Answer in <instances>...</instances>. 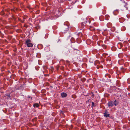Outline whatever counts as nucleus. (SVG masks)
<instances>
[{
	"instance_id": "26",
	"label": "nucleus",
	"mask_w": 130,
	"mask_h": 130,
	"mask_svg": "<svg viewBox=\"0 0 130 130\" xmlns=\"http://www.w3.org/2000/svg\"><path fill=\"white\" fill-rule=\"evenodd\" d=\"M98 45H100V44H99V42H98Z\"/></svg>"
},
{
	"instance_id": "8",
	"label": "nucleus",
	"mask_w": 130,
	"mask_h": 130,
	"mask_svg": "<svg viewBox=\"0 0 130 130\" xmlns=\"http://www.w3.org/2000/svg\"><path fill=\"white\" fill-rule=\"evenodd\" d=\"M113 102H114V105L115 106H117L118 104V102L116 101V100H115Z\"/></svg>"
},
{
	"instance_id": "31",
	"label": "nucleus",
	"mask_w": 130,
	"mask_h": 130,
	"mask_svg": "<svg viewBox=\"0 0 130 130\" xmlns=\"http://www.w3.org/2000/svg\"><path fill=\"white\" fill-rule=\"evenodd\" d=\"M28 98H30V97L29 96H28Z\"/></svg>"
},
{
	"instance_id": "20",
	"label": "nucleus",
	"mask_w": 130,
	"mask_h": 130,
	"mask_svg": "<svg viewBox=\"0 0 130 130\" xmlns=\"http://www.w3.org/2000/svg\"><path fill=\"white\" fill-rule=\"evenodd\" d=\"M102 47H103V48L104 49H105V48H106V46L104 45H102Z\"/></svg>"
},
{
	"instance_id": "2",
	"label": "nucleus",
	"mask_w": 130,
	"mask_h": 130,
	"mask_svg": "<svg viewBox=\"0 0 130 130\" xmlns=\"http://www.w3.org/2000/svg\"><path fill=\"white\" fill-rule=\"evenodd\" d=\"M114 102L113 101H110L108 102V106L109 108H111L114 105Z\"/></svg>"
},
{
	"instance_id": "3",
	"label": "nucleus",
	"mask_w": 130,
	"mask_h": 130,
	"mask_svg": "<svg viewBox=\"0 0 130 130\" xmlns=\"http://www.w3.org/2000/svg\"><path fill=\"white\" fill-rule=\"evenodd\" d=\"M61 95L62 97L65 98L67 96V95L66 93L62 92L61 93Z\"/></svg>"
},
{
	"instance_id": "14",
	"label": "nucleus",
	"mask_w": 130,
	"mask_h": 130,
	"mask_svg": "<svg viewBox=\"0 0 130 130\" xmlns=\"http://www.w3.org/2000/svg\"><path fill=\"white\" fill-rule=\"evenodd\" d=\"M126 29V28L124 26H123L121 28V30L122 31H124Z\"/></svg>"
},
{
	"instance_id": "11",
	"label": "nucleus",
	"mask_w": 130,
	"mask_h": 130,
	"mask_svg": "<svg viewBox=\"0 0 130 130\" xmlns=\"http://www.w3.org/2000/svg\"><path fill=\"white\" fill-rule=\"evenodd\" d=\"M33 106L34 107H39V105L38 103H36L33 105Z\"/></svg>"
},
{
	"instance_id": "28",
	"label": "nucleus",
	"mask_w": 130,
	"mask_h": 130,
	"mask_svg": "<svg viewBox=\"0 0 130 130\" xmlns=\"http://www.w3.org/2000/svg\"><path fill=\"white\" fill-rule=\"evenodd\" d=\"M123 69V68L122 67L121 68V69Z\"/></svg>"
},
{
	"instance_id": "10",
	"label": "nucleus",
	"mask_w": 130,
	"mask_h": 130,
	"mask_svg": "<svg viewBox=\"0 0 130 130\" xmlns=\"http://www.w3.org/2000/svg\"><path fill=\"white\" fill-rule=\"evenodd\" d=\"M105 18L106 20H109V16L108 15H105Z\"/></svg>"
},
{
	"instance_id": "5",
	"label": "nucleus",
	"mask_w": 130,
	"mask_h": 130,
	"mask_svg": "<svg viewBox=\"0 0 130 130\" xmlns=\"http://www.w3.org/2000/svg\"><path fill=\"white\" fill-rule=\"evenodd\" d=\"M45 51L46 52H48L50 51V48L48 47H45L44 48Z\"/></svg>"
},
{
	"instance_id": "19",
	"label": "nucleus",
	"mask_w": 130,
	"mask_h": 130,
	"mask_svg": "<svg viewBox=\"0 0 130 130\" xmlns=\"http://www.w3.org/2000/svg\"><path fill=\"white\" fill-rule=\"evenodd\" d=\"M127 82L128 84L130 83V78H128L127 80Z\"/></svg>"
},
{
	"instance_id": "1",
	"label": "nucleus",
	"mask_w": 130,
	"mask_h": 130,
	"mask_svg": "<svg viewBox=\"0 0 130 130\" xmlns=\"http://www.w3.org/2000/svg\"><path fill=\"white\" fill-rule=\"evenodd\" d=\"M25 44L27 45V46L28 47H30L33 46L32 44L31 43V40L29 39H27L26 40Z\"/></svg>"
},
{
	"instance_id": "18",
	"label": "nucleus",
	"mask_w": 130,
	"mask_h": 130,
	"mask_svg": "<svg viewBox=\"0 0 130 130\" xmlns=\"http://www.w3.org/2000/svg\"><path fill=\"white\" fill-rule=\"evenodd\" d=\"M126 17L127 18H130V14H127L126 15Z\"/></svg>"
},
{
	"instance_id": "22",
	"label": "nucleus",
	"mask_w": 130,
	"mask_h": 130,
	"mask_svg": "<svg viewBox=\"0 0 130 130\" xmlns=\"http://www.w3.org/2000/svg\"><path fill=\"white\" fill-rule=\"evenodd\" d=\"M105 77H107V76H108L109 77V78H110L109 77V75L108 74H106L105 75Z\"/></svg>"
},
{
	"instance_id": "29",
	"label": "nucleus",
	"mask_w": 130,
	"mask_h": 130,
	"mask_svg": "<svg viewBox=\"0 0 130 130\" xmlns=\"http://www.w3.org/2000/svg\"><path fill=\"white\" fill-rule=\"evenodd\" d=\"M90 23V21H89V23Z\"/></svg>"
},
{
	"instance_id": "6",
	"label": "nucleus",
	"mask_w": 130,
	"mask_h": 130,
	"mask_svg": "<svg viewBox=\"0 0 130 130\" xmlns=\"http://www.w3.org/2000/svg\"><path fill=\"white\" fill-rule=\"evenodd\" d=\"M113 14L114 15H116L117 14V13H118V10H115L113 12Z\"/></svg>"
},
{
	"instance_id": "7",
	"label": "nucleus",
	"mask_w": 130,
	"mask_h": 130,
	"mask_svg": "<svg viewBox=\"0 0 130 130\" xmlns=\"http://www.w3.org/2000/svg\"><path fill=\"white\" fill-rule=\"evenodd\" d=\"M90 29L91 31H93L95 29V28L92 26H90Z\"/></svg>"
},
{
	"instance_id": "25",
	"label": "nucleus",
	"mask_w": 130,
	"mask_h": 130,
	"mask_svg": "<svg viewBox=\"0 0 130 130\" xmlns=\"http://www.w3.org/2000/svg\"><path fill=\"white\" fill-rule=\"evenodd\" d=\"M108 60L109 61H111V60H110V58L109 57L108 58Z\"/></svg>"
},
{
	"instance_id": "32",
	"label": "nucleus",
	"mask_w": 130,
	"mask_h": 130,
	"mask_svg": "<svg viewBox=\"0 0 130 130\" xmlns=\"http://www.w3.org/2000/svg\"><path fill=\"white\" fill-rule=\"evenodd\" d=\"M25 19V18H23V19Z\"/></svg>"
},
{
	"instance_id": "4",
	"label": "nucleus",
	"mask_w": 130,
	"mask_h": 130,
	"mask_svg": "<svg viewBox=\"0 0 130 130\" xmlns=\"http://www.w3.org/2000/svg\"><path fill=\"white\" fill-rule=\"evenodd\" d=\"M92 38L94 40H98V37L97 36L94 35L93 36Z\"/></svg>"
},
{
	"instance_id": "9",
	"label": "nucleus",
	"mask_w": 130,
	"mask_h": 130,
	"mask_svg": "<svg viewBox=\"0 0 130 130\" xmlns=\"http://www.w3.org/2000/svg\"><path fill=\"white\" fill-rule=\"evenodd\" d=\"M125 25L126 26L127 25L129 26L130 25V22H129L126 21V22H125Z\"/></svg>"
},
{
	"instance_id": "13",
	"label": "nucleus",
	"mask_w": 130,
	"mask_h": 130,
	"mask_svg": "<svg viewBox=\"0 0 130 130\" xmlns=\"http://www.w3.org/2000/svg\"><path fill=\"white\" fill-rule=\"evenodd\" d=\"M119 21L120 23H122L123 22L124 19L123 18H120L119 19Z\"/></svg>"
},
{
	"instance_id": "33",
	"label": "nucleus",
	"mask_w": 130,
	"mask_h": 130,
	"mask_svg": "<svg viewBox=\"0 0 130 130\" xmlns=\"http://www.w3.org/2000/svg\"><path fill=\"white\" fill-rule=\"evenodd\" d=\"M102 34H103V32H102Z\"/></svg>"
},
{
	"instance_id": "21",
	"label": "nucleus",
	"mask_w": 130,
	"mask_h": 130,
	"mask_svg": "<svg viewBox=\"0 0 130 130\" xmlns=\"http://www.w3.org/2000/svg\"><path fill=\"white\" fill-rule=\"evenodd\" d=\"M111 24L110 23H108L107 24V27H109V25H111Z\"/></svg>"
},
{
	"instance_id": "24",
	"label": "nucleus",
	"mask_w": 130,
	"mask_h": 130,
	"mask_svg": "<svg viewBox=\"0 0 130 130\" xmlns=\"http://www.w3.org/2000/svg\"><path fill=\"white\" fill-rule=\"evenodd\" d=\"M108 112L107 111H105V112L104 113H105V114H107V113Z\"/></svg>"
},
{
	"instance_id": "27",
	"label": "nucleus",
	"mask_w": 130,
	"mask_h": 130,
	"mask_svg": "<svg viewBox=\"0 0 130 130\" xmlns=\"http://www.w3.org/2000/svg\"><path fill=\"white\" fill-rule=\"evenodd\" d=\"M7 96H9V97H10V94H8V95H7Z\"/></svg>"
},
{
	"instance_id": "23",
	"label": "nucleus",
	"mask_w": 130,
	"mask_h": 130,
	"mask_svg": "<svg viewBox=\"0 0 130 130\" xmlns=\"http://www.w3.org/2000/svg\"><path fill=\"white\" fill-rule=\"evenodd\" d=\"M68 30V28L66 29V31L65 32H63L65 33L66 31H67Z\"/></svg>"
},
{
	"instance_id": "30",
	"label": "nucleus",
	"mask_w": 130,
	"mask_h": 130,
	"mask_svg": "<svg viewBox=\"0 0 130 130\" xmlns=\"http://www.w3.org/2000/svg\"><path fill=\"white\" fill-rule=\"evenodd\" d=\"M92 104H94V103L93 102H92Z\"/></svg>"
},
{
	"instance_id": "15",
	"label": "nucleus",
	"mask_w": 130,
	"mask_h": 130,
	"mask_svg": "<svg viewBox=\"0 0 130 130\" xmlns=\"http://www.w3.org/2000/svg\"><path fill=\"white\" fill-rule=\"evenodd\" d=\"M87 22V21H86V22H84L81 23V25L82 26H84L85 25L86 23Z\"/></svg>"
},
{
	"instance_id": "16",
	"label": "nucleus",
	"mask_w": 130,
	"mask_h": 130,
	"mask_svg": "<svg viewBox=\"0 0 130 130\" xmlns=\"http://www.w3.org/2000/svg\"><path fill=\"white\" fill-rule=\"evenodd\" d=\"M71 41L72 43H74V40L73 38H72L71 39Z\"/></svg>"
},
{
	"instance_id": "17",
	"label": "nucleus",
	"mask_w": 130,
	"mask_h": 130,
	"mask_svg": "<svg viewBox=\"0 0 130 130\" xmlns=\"http://www.w3.org/2000/svg\"><path fill=\"white\" fill-rule=\"evenodd\" d=\"M124 3L125 4V5H124V7H125L126 9H127V7L126 6H127V4H126L124 2Z\"/></svg>"
},
{
	"instance_id": "12",
	"label": "nucleus",
	"mask_w": 130,
	"mask_h": 130,
	"mask_svg": "<svg viewBox=\"0 0 130 130\" xmlns=\"http://www.w3.org/2000/svg\"><path fill=\"white\" fill-rule=\"evenodd\" d=\"M104 116L107 117H109V114H105V113H104Z\"/></svg>"
}]
</instances>
